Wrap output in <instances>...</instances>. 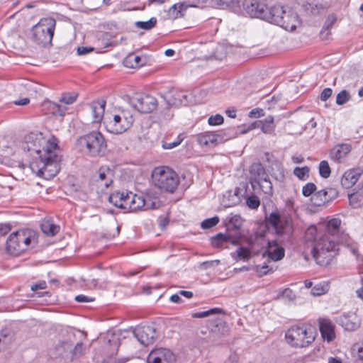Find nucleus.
I'll list each match as a JSON object with an SVG mask.
<instances>
[{
  "mask_svg": "<svg viewBox=\"0 0 363 363\" xmlns=\"http://www.w3.org/2000/svg\"><path fill=\"white\" fill-rule=\"evenodd\" d=\"M246 203H247V206L252 209L257 208L260 204L259 199L256 196H250L247 199Z\"/></svg>",
  "mask_w": 363,
  "mask_h": 363,
  "instance_id": "51",
  "label": "nucleus"
},
{
  "mask_svg": "<svg viewBox=\"0 0 363 363\" xmlns=\"http://www.w3.org/2000/svg\"><path fill=\"white\" fill-rule=\"evenodd\" d=\"M315 191L316 186L312 182L307 183L302 188V194L306 197L311 196Z\"/></svg>",
  "mask_w": 363,
  "mask_h": 363,
  "instance_id": "47",
  "label": "nucleus"
},
{
  "mask_svg": "<svg viewBox=\"0 0 363 363\" xmlns=\"http://www.w3.org/2000/svg\"><path fill=\"white\" fill-rule=\"evenodd\" d=\"M192 96L190 93L186 91H177L172 95V101H167V106H187L192 102Z\"/></svg>",
  "mask_w": 363,
  "mask_h": 363,
  "instance_id": "24",
  "label": "nucleus"
},
{
  "mask_svg": "<svg viewBox=\"0 0 363 363\" xmlns=\"http://www.w3.org/2000/svg\"><path fill=\"white\" fill-rule=\"evenodd\" d=\"M220 311H221V310L220 308H215L210 309L208 311H202V312H199V313H194L193 315V317L194 318H204V317L208 316L211 314H214V313H220Z\"/></svg>",
  "mask_w": 363,
  "mask_h": 363,
  "instance_id": "49",
  "label": "nucleus"
},
{
  "mask_svg": "<svg viewBox=\"0 0 363 363\" xmlns=\"http://www.w3.org/2000/svg\"><path fill=\"white\" fill-rule=\"evenodd\" d=\"M258 124H259L260 130L264 134L272 135L276 128L274 118L272 116H268L264 119L259 120Z\"/></svg>",
  "mask_w": 363,
  "mask_h": 363,
  "instance_id": "33",
  "label": "nucleus"
},
{
  "mask_svg": "<svg viewBox=\"0 0 363 363\" xmlns=\"http://www.w3.org/2000/svg\"><path fill=\"white\" fill-rule=\"evenodd\" d=\"M316 331L310 325L294 326L285 335L286 342L294 347H306L315 339Z\"/></svg>",
  "mask_w": 363,
  "mask_h": 363,
  "instance_id": "5",
  "label": "nucleus"
},
{
  "mask_svg": "<svg viewBox=\"0 0 363 363\" xmlns=\"http://www.w3.org/2000/svg\"><path fill=\"white\" fill-rule=\"evenodd\" d=\"M336 16L333 14L328 16L324 26L320 31V37L323 39H327L330 35V29L336 22Z\"/></svg>",
  "mask_w": 363,
  "mask_h": 363,
  "instance_id": "37",
  "label": "nucleus"
},
{
  "mask_svg": "<svg viewBox=\"0 0 363 363\" xmlns=\"http://www.w3.org/2000/svg\"><path fill=\"white\" fill-rule=\"evenodd\" d=\"M174 354L166 348L153 350L147 358V363H174Z\"/></svg>",
  "mask_w": 363,
  "mask_h": 363,
  "instance_id": "15",
  "label": "nucleus"
},
{
  "mask_svg": "<svg viewBox=\"0 0 363 363\" xmlns=\"http://www.w3.org/2000/svg\"><path fill=\"white\" fill-rule=\"evenodd\" d=\"M93 48H87V47H79L77 48V54L79 55H86L93 50Z\"/></svg>",
  "mask_w": 363,
  "mask_h": 363,
  "instance_id": "60",
  "label": "nucleus"
},
{
  "mask_svg": "<svg viewBox=\"0 0 363 363\" xmlns=\"http://www.w3.org/2000/svg\"><path fill=\"white\" fill-rule=\"evenodd\" d=\"M362 171L359 169H350L347 170L341 178V184L345 189H349L359 179Z\"/></svg>",
  "mask_w": 363,
  "mask_h": 363,
  "instance_id": "25",
  "label": "nucleus"
},
{
  "mask_svg": "<svg viewBox=\"0 0 363 363\" xmlns=\"http://www.w3.org/2000/svg\"><path fill=\"white\" fill-rule=\"evenodd\" d=\"M337 192L335 189H323L313 195L311 202L315 206H322L332 200L333 198L337 196Z\"/></svg>",
  "mask_w": 363,
  "mask_h": 363,
  "instance_id": "18",
  "label": "nucleus"
},
{
  "mask_svg": "<svg viewBox=\"0 0 363 363\" xmlns=\"http://www.w3.org/2000/svg\"><path fill=\"white\" fill-rule=\"evenodd\" d=\"M77 98V94L75 92L64 93L59 100L60 104L49 101L45 104L53 115L63 116L67 111L66 106L72 104Z\"/></svg>",
  "mask_w": 363,
  "mask_h": 363,
  "instance_id": "12",
  "label": "nucleus"
},
{
  "mask_svg": "<svg viewBox=\"0 0 363 363\" xmlns=\"http://www.w3.org/2000/svg\"><path fill=\"white\" fill-rule=\"evenodd\" d=\"M351 150L352 146L350 144H339L333 147L330 150V157L335 162L342 163Z\"/></svg>",
  "mask_w": 363,
  "mask_h": 363,
  "instance_id": "22",
  "label": "nucleus"
},
{
  "mask_svg": "<svg viewBox=\"0 0 363 363\" xmlns=\"http://www.w3.org/2000/svg\"><path fill=\"white\" fill-rule=\"evenodd\" d=\"M223 48L220 46L216 49V52L215 53V58L218 60H223L225 57V53L223 52Z\"/></svg>",
  "mask_w": 363,
  "mask_h": 363,
  "instance_id": "59",
  "label": "nucleus"
},
{
  "mask_svg": "<svg viewBox=\"0 0 363 363\" xmlns=\"http://www.w3.org/2000/svg\"><path fill=\"white\" fill-rule=\"evenodd\" d=\"M348 196L350 204L352 208H359L363 205V189L359 191L349 194Z\"/></svg>",
  "mask_w": 363,
  "mask_h": 363,
  "instance_id": "39",
  "label": "nucleus"
},
{
  "mask_svg": "<svg viewBox=\"0 0 363 363\" xmlns=\"http://www.w3.org/2000/svg\"><path fill=\"white\" fill-rule=\"evenodd\" d=\"M294 174L301 180H306L309 177V168L307 166L296 167L294 169Z\"/></svg>",
  "mask_w": 363,
  "mask_h": 363,
  "instance_id": "42",
  "label": "nucleus"
},
{
  "mask_svg": "<svg viewBox=\"0 0 363 363\" xmlns=\"http://www.w3.org/2000/svg\"><path fill=\"white\" fill-rule=\"evenodd\" d=\"M337 250L336 241L328 235L319 238L314 243L312 253L316 262L320 265L330 263Z\"/></svg>",
  "mask_w": 363,
  "mask_h": 363,
  "instance_id": "7",
  "label": "nucleus"
},
{
  "mask_svg": "<svg viewBox=\"0 0 363 363\" xmlns=\"http://www.w3.org/2000/svg\"><path fill=\"white\" fill-rule=\"evenodd\" d=\"M361 320L354 313H350L343 315L340 318L342 326L347 330L354 331L360 325Z\"/></svg>",
  "mask_w": 363,
  "mask_h": 363,
  "instance_id": "28",
  "label": "nucleus"
},
{
  "mask_svg": "<svg viewBox=\"0 0 363 363\" xmlns=\"http://www.w3.org/2000/svg\"><path fill=\"white\" fill-rule=\"evenodd\" d=\"M350 99L349 93L346 90H342L337 95L336 103L338 105H342L347 102Z\"/></svg>",
  "mask_w": 363,
  "mask_h": 363,
  "instance_id": "48",
  "label": "nucleus"
},
{
  "mask_svg": "<svg viewBox=\"0 0 363 363\" xmlns=\"http://www.w3.org/2000/svg\"><path fill=\"white\" fill-rule=\"evenodd\" d=\"M244 11L250 17L264 19L267 7L265 4L258 0H244L242 4Z\"/></svg>",
  "mask_w": 363,
  "mask_h": 363,
  "instance_id": "14",
  "label": "nucleus"
},
{
  "mask_svg": "<svg viewBox=\"0 0 363 363\" xmlns=\"http://www.w3.org/2000/svg\"><path fill=\"white\" fill-rule=\"evenodd\" d=\"M220 262L219 259H215V260L204 262L202 264H203V266H204V267L206 269H207V268H210V267H216L220 264Z\"/></svg>",
  "mask_w": 363,
  "mask_h": 363,
  "instance_id": "57",
  "label": "nucleus"
},
{
  "mask_svg": "<svg viewBox=\"0 0 363 363\" xmlns=\"http://www.w3.org/2000/svg\"><path fill=\"white\" fill-rule=\"evenodd\" d=\"M250 181L252 185V189L256 191L257 190V184L260 182L261 180L267 177V174L262 167V165L259 163H254L252 164L250 167Z\"/></svg>",
  "mask_w": 363,
  "mask_h": 363,
  "instance_id": "23",
  "label": "nucleus"
},
{
  "mask_svg": "<svg viewBox=\"0 0 363 363\" xmlns=\"http://www.w3.org/2000/svg\"><path fill=\"white\" fill-rule=\"evenodd\" d=\"M106 102L104 99H99L97 101H92L90 105V111L92 116V121L94 123H99L102 121H104L106 112Z\"/></svg>",
  "mask_w": 363,
  "mask_h": 363,
  "instance_id": "21",
  "label": "nucleus"
},
{
  "mask_svg": "<svg viewBox=\"0 0 363 363\" xmlns=\"http://www.w3.org/2000/svg\"><path fill=\"white\" fill-rule=\"evenodd\" d=\"M129 105L138 112L149 113L156 108L157 101L151 95L135 94L129 98Z\"/></svg>",
  "mask_w": 363,
  "mask_h": 363,
  "instance_id": "10",
  "label": "nucleus"
},
{
  "mask_svg": "<svg viewBox=\"0 0 363 363\" xmlns=\"http://www.w3.org/2000/svg\"><path fill=\"white\" fill-rule=\"evenodd\" d=\"M268 222L272 225L277 235H289L291 233V225L289 222L282 220L276 213H271Z\"/></svg>",
  "mask_w": 363,
  "mask_h": 363,
  "instance_id": "19",
  "label": "nucleus"
},
{
  "mask_svg": "<svg viewBox=\"0 0 363 363\" xmlns=\"http://www.w3.org/2000/svg\"><path fill=\"white\" fill-rule=\"evenodd\" d=\"M320 331L323 338L328 342H331L335 337L334 326L329 320L320 321Z\"/></svg>",
  "mask_w": 363,
  "mask_h": 363,
  "instance_id": "29",
  "label": "nucleus"
},
{
  "mask_svg": "<svg viewBox=\"0 0 363 363\" xmlns=\"http://www.w3.org/2000/svg\"><path fill=\"white\" fill-rule=\"evenodd\" d=\"M134 335L144 346L152 344L156 336V331L152 326H141L135 328Z\"/></svg>",
  "mask_w": 363,
  "mask_h": 363,
  "instance_id": "17",
  "label": "nucleus"
},
{
  "mask_svg": "<svg viewBox=\"0 0 363 363\" xmlns=\"http://www.w3.org/2000/svg\"><path fill=\"white\" fill-rule=\"evenodd\" d=\"M262 240V236H258V233H256L253 236H251L248 240L249 247H239L236 251L232 253V256L235 259L242 260L244 262L249 260L251 258L252 254L258 251L256 246L262 245L259 243Z\"/></svg>",
  "mask_w": 363,
  "mask_h": 363,
  "instance_id": "13",
  "label": "nucleus"
},
{
  "mask_svg": "<svg viewBox=\"0 0 363 363\" xmlns=\"http://www.w3.org/2000/svg\"><path fill=\"white\" fill-rule=\"evenodd\" d=\"M170 301L173 303H181L182 298L179 294H173L170 296Z\"/></svg>",
  "mask_w": 363,
  "mask_h": 363,
  "instance_id": "64",
  "label": "nucleus"
},
{
  "mask_svg": "<svg viewBox=\"0 0 363 363\" xmlns=\"http://www.w3.org/2000/svg\"><path fill=\"white\" fill-rule=\"evenodd\" d=\"M341 220L337 218H333L329 220L326 225V231L330 237L335 238L340 233Z\"/></svg>",
  "mask_w": 363,
  "mask_h": 363,
  "instance_id": "34",
  "label": "nucleus"
},
{
  "mask_svg": "<svg viewBox=\"0 0 363 363\" xmlns=\"http://www.w3.org/2000/svg\"><path fill=\"white\" fill-rule=\"evenodd\" d=\"M257 189H260L264 194L272 195L273 189L272 184L269 179V177L264 178L257 184Z\"/></svg>",
  "mask_w": 363,
  "mask_h": 363,
  "instance_id": "40",
  "label": "nucleus"
},
{
  "mask_svg": "<svg viewBox=\"0 0 363 363\" xmlns=\"http://www.w3.org/2000/svg\"><path fill=\"white\" fill-rule=\"evenodd\" d=\"M291 160L295 164H299L304 162V157L301 155H294L292 156Z\"/></svg>",
  "mask_w": 363,
  "mask_h": 363,
  "instance_id": "63",
  "label": "nucleus"
},
{
  "mask_svg": "<svg viewBox=\"0 0 363 363\" xmlns=\"http://www.w3.org/2000/svg\"><path fill=\"white\" fill-rule=\"evenodd\" d=\"M75 301L79 303H87L94 301V298L80 294L75 296Z\"/></svg>",
  "mask_w": 363,
  "mask_h": 363,
  "instance_id": "55",
  "label": "nucleus"
},
{
  "mask_svg": "<svg viewBox=\"0 0 363 363\" xmlns=\"http://www.w3.org/2000/svg\"><path fill=\"white\" fill-rule=\"evenodd\" d=\"M46 282L43 281H40L39 283H37V284H33L31 286V290L33 291H35L38 289H44L46 288Z\"/></svg>",
  "mask_w": 363,
  "mask_h": 363,
  "instance_id": "58",
  "label": "nucleus"
},
{
  "mask_svg": "<svg viewBox=\"0 0 363 363\" xmlns=\"http://www.w3.org/2000/svg\"><path fill=\"white\" fill-rule=\"evenodd\" d=\"M94 179L99 186L107 188L113 182V172L109 168L101 167L99 169Z\"/></svg>",
  "mask_w": 363,
  "mask_h": 363,
  "instance_id": "26",
  "label": "nucleus"
},
{
  "mask_svg": "<svg viewBox=\"0 0 363 363\" xmlns=\"http://www.w3.org/2000/svg\"><path fill=\"white\" fill-rule=\"evenodd\" d=\"M219 222V218L214 216L213 218L205 219L201 224L203 229H208L216 225Z\"/></svg>",
  "mask_w": 363,
  "mask_h": 363,
  "instance_id": "46",
  "label": "nucleus"
},
{
  "mask_svg": "<svg viewBox=\"0 0 363 363\" xmlns=\"http://www.w3.org/2000/svg\"><path fill=\"white\" fill-rule=\"evenodd\" d=\"M108 200L113 206L130 211H147L160 206L157 199H152L148 196L145 197L130 191L114 192L110 195Z\"/></svg>",
  "mask_w": 363,
  "mask_h": 363,
  "instance_id": "2",
  "label": "nucleus"
},
{
  "mask_svg": "<svg viewBox=\"0 0 363 363\" xmlns=\"http://www.w3.org/2000/svg\"><path fill=\"white\" fill-rule=\"evenodd\" d=\"M255 271L258 276L262 277L268 273L272 272L273 268L272 267H270L269 264L264 263L263 264H258L255 267Z\"/></svg>",
  "mask_w": 363,
  "mask_h": 363,
  "instance_id": "44",
  "label": "nucleus"
},
{
  "mask_svg": "<svg viewBox=\"0 0 363 363\" xmlns=\"http://www.w3.org/2000/svg\"><path fill=\"white\" fill-rule=\"evenodd\" d=\"M199 6L196 0H188L172 6L167 11V16L170 19H176L183 15V12L189 7Z\"/></svg>",
  "mask_w": 363,
  "mask_h": 363,
  "instance_id": "20",
  "label": "nucleus"
},
{
  "mask_svg": "<svg viewBox=\"0 0 363 363\" xmlns=\"http://www.w3.org/2000/svg\"><path fill=\"white\" fill-rule=\"evenodd\" d=\"M319 172L322 177L328 178L330 175V167L326 160H323L319 164Z\"/></svg>",
  "mask_w": 363,
  "mask_h": 363,
  "instance_id": "45",
  "label": "nucleus"
},
{
  "mask_svg": "<svg viewBox=\"0 0 363 363\" xmlns=\"http://www.w3.org/2000/svg\"><path fill=\"white\" fill-rule=\"evenodd\" d=\"M264 115V110L259 108L252 109L248 114L249 117L252 118H259Z\"/></svg>",
  "mask_w": 363,
  "mask_h": 363,
  "instance_id": "54",
  "label": "nucleus"
},
{
  "mask_svg": "<svg viewBox=\"0 0 363 363\" xmlns=\"http://www.w3.org/2000/svg\"><path fill=\"white\" fill-rule=\"evenodd\" d=\"M43 233L48 236H54L60 230V226L50 218L44 219L41 223Z\"/></svg>",
  "mask_w": 363,
  "mask_h": 363,
  "instance_id": "32",
  "label": "nucleus"
},
{
  "mask_svg": "<svg viewBox=\"0 0 363 363\" xmlns=\"http://www.w3.org/2000/svg\"><path fill=\"white\" fill-rule=\"evenodd\" d=\"M56 21L52 18H43L33 27V36L35 41L40 45H50Z\"/></svg>",
  "mask_w": 363,
  "mask_h": 363,
  "instance_id": "9",
  "label": "nucleus"
},
{
  "mask_svg": "<svg viewBox=\"0 0 363 363\" xmlns=\"http://www.w3.org/2000/svg\"><path fill=\"white\" fill-rule=\"evenodd\" d=\"M259 120L258 121H256L255 122H253L252 123H251L248 128L247 129H245V130H241V133H247L248 131L250 130H254L255 128H259Z\"/></svg>",
  "mask_w": 363,
  "mask_h": 363,
  "instance_id": "61",
  "label": "nucleus"
},
{
  "mask_svg": "<svg viewBox=\"0 0 363 363\" xmlns=\"http://www.w3.org/2000/svg\"><path fill=\"white\" fill-rule=\"evenodd\" d=\"M332 94V89L330 88H325L323 90L320 94V99L323 101L328 100Z\"/></svg>",
  "mask_w": 363,
  "mask_h": 363,
  "instance_id": "56",
  "label": "nucleus"
},
{
  "mask_svg": "<svg viewBox=\"0 0 363 363\" xmlns=\"http://www.w3.org/2000/svg\"><path fill=\"white\" fill-rule=\"evenodd\" d=\"M219 140V136L214 133H205L198 136L197 141L201 146L214 147Z\"/></svg>",
  "mask_w": 363,
  "mask_h": 363,
  "instance_id": "31",
  "label": "nucleus"
},
{
  "mask_svg": "<svg viewBox=\"0 0 363 363\" xmlns=\"http://www.w3.org/2000/svg\"><path fill=\"white\" fill-rule=\"evenodd\" d=\"M262 236V240L259 241V243H262V245H258V246H263L267 244V249L263 253V257L266 256L270 261H279L282 259L285 255L284 248L279 243V242H282V240H265V233H258V236Z\"/></svg>",
  "mask_w": 363,
  "mask_h": 363,
  "instance_id": "11",
  "label": "nucleus"
},
{
  "mask_svg": "<svg viewBox=\"0 0 363 363\" xmlns=\"http://www.w3.org/2000/svg\"><path fill=\"white\" fill-rule=\"evenodd\" d=\"M77 149L91 156L99 155L107 147L104 135L99 131H92L80 137L76 143Z\"/></svg>",
  "mask_w": 363,
  "mask_h": 363,
  "instance_id": "4",
  "label": "nucleus"
},
{
  "mask_svg": "<svg viewBox=\"0 0 363 363\" xmlns=\"http://www.w3.org/2000/svg\"><path fill=\"white\" fill-rule=\"evenodd\" d=\"M152 182L158 189L173 193L179 183L178 174L172 169L161 166L154 169L152 172Z\"/></svg>",
  "mask_w": 363,
  "mask_h": 363,
  "instance_id": "6",
  "label": "nucleus"
},
{
  "mask_svg": "<svg viewBox=\"0 0 363 363\" xmlns=\"http://www.w3.org/2000/svg\"><path fill=\"white\" fill-rule=\"evenodd\" d=\"M144 64L145 60L134 53L129 54L123 60V65L129 68H138Z\"/></svg>",
  "mask_w": 363,
  "mask_h": 363,
  "instance_id": "35",
  "label": "nucleus"
},
{
  "mask_svg": "<svg viewBox=\"0 0 363 363\" xmlns=\"http://www.w3.org/2000/svg\"><path fill=\"white\" fill-rule=\"evenodd\" d=\"M334 240L336 241V245L337 243H341L346 246L351 247V252L353 255H356L357 253V248L355 245H353L352 239L345 233H340Z\"/></svg>",
  "mask_w": 363,
  "mask_h": 363,
  "instance_id": "36",
  "label": "nucleus"
},
{
  "mask_svg": "<svg viewBox=\"0 0 363 363\" xmlns=\"http://www.w3.org/2000/svg\"><path fill=\"white\" fill-rule=\"evenodd\" d=\"M223 117L220 114L211 116L208 118V123L210 125H219L223 123Z\"/></svg>",
  "mask_w": 363,
  "mask_h": 363,
  "instance_id": "50",
  "label": "nucleus"
},
{
  "mask_svg": "<svg viewBox=\"0 0 363 363\" xmlns=\"http://www.w3.org/2000/svg\"><path fill=\"white\" fill-rule=\"evenodd\" d=\"M34 238L35 233L30 230L12 233L6 240V250L12 255H18L28 249Z\"/></svg>",
  "mask_w": 363,
  "mask_h": 363,
  "instance_id": "8",
  "label": "nucleus"
},
{
  "mask_svg": "<svg viewBox=\"0 0 363 363\" xmlns=\"http://www.w3.org/2000/svg\"><path fill=\"white\" fill-rule=\"evenodd\" d=\"M276 21L277 25L289 31L294 30L300 23L297 14L289 7H286L283 18H277Z\"/></svg>",
  "mask_w": 363,
  "mask_h": 363,
  "instance_id": "16",
  "label": "nucleus"
},
{
  "mask_svg": "<svg viewBox=\"0 0 363 363\" xmlns=\"http://www.w3.org/2000/svg\"><path fill=\"white\" fill-rule=\"evenodd\" d=\"M157 19L153 17L145 21H136L135 25L138 28L143 30H150L155 27Z\"/></svg>",
  "mask_w": 363,
  "mask_h": 363,
  "instance_id": "41",
  "label": "nucleus"
},
{
  "mask_svg": "<svg viewBox=\"0 0 363 363\" xmlns=\"http://www.w3.org/2000/svg\"><path fill=\"white\" fill-rule=\"evenodd\" d=\"M23 148L33 157L30 167L39 177L50 179L60 171L61 155L55 138L46 139L41 133H31L26 137Z\"/></svg>",
  "mask_w": 363,
  "mask_h": 363,
  "instance_id": "1",
  "label": "nucleus"
},
{
  "mask_svg": "<svg viewBox=\"0 0 363 363\" xmlns=\"http://www.w3.org/2000/svg\"><path fill=\"white\" fill-rule=\"evenodd\" d=\"M134 122L133 110L129 106H113L106 112L104 125L106 130L115 135L129 130Z\"/></svg>",
  "mask_w": 363,
  "mask_h": 363,
  "instance_id": "3",
  "label": "nucleus"
},
{
  "mask_svg": "<svg viewBox=\"0 0 363 363\" xmlns=\"http://www.w3.org/2000/svg\"><path fill=\"white\" fill-rule=\"evenodd\" d=\"M110 37H111V34H109L108 33H104L102 35V39H99V42L101 41V43L104 45V48L114 46L115 43L109 41Z\"/></svg>",
  "mask_w": 363,
  "mask_h": 363,
  "instance_id": "53",
  "label": "nucleus"
},
{
  "mask_svg": "<svg viewBox=\"0 0 363 363\" xmlns=\"http://www.w3.org/2000/svg\"><path fill=\"white\" fill-rule=\"evenodd\" d=\"M181 141L173 142V143H165L163 144L162 147L164 149H172L180 144Z\"/></svg>",
  "mask_w": 363,
  "mask_h": 363,
  "instance_id": "62",
  "label": "nucleus"
},
{
  "mask_svg": "<svg viewBox=\"0 0 363 363\" xmlns=\"http://www.w3.org/2000/svg\"><path fill=\"white\" fill-rule=\"evenodd\" d=\"M353 350L357 351L356 360L357 363H363V344L354 345Z\"/></svg>",
  "mask_w": 363,
  "mask_h": 363,
  "instance_id": "52",
  "label": "nucleus"
},
{
  "mask_svg": "<svg viewBox=\"0 0 363 363\" xmlns=\"http://www.w3.org/2000/svg\"><path fill=\"white\" fill-rule=\"evenodd\" d=\"M286 9V7L279 5L267 9L264 20L277 25V18H282Z\"/></svg>",
  "mask_w": 363,
  "mask_h": 363,
  "instance_id": "30",
  "label": "nucleus"
},
{
  "mask_svg": "<svg viewBox=\"0 0 363 363\" xmlns=\"http://www.w3.org/2000/svg\"><path fill=\"white\" fill-rule=\"evenodd\" d=\"M330 289V284L328 282H320L311 289V293L314 296H320L327 294Z\"/></svg>",
  "mask_w": 363,
  "mask_h": 363,
  "instance_id": "38",
  "label": "nucleus"
},
{
  "mask_svg": "<svg viewBox=\"0 0 363 363\" xmlns=\"http://www.w3.org/2000/svg\"><path fill=\"white\" fill-rule=\"evenodd\" d=\"M211 245L218 248L228 247L229 245H236L238 241L228 235L218 233L211 239Z\"/></svg>",
  "mask_w": 363,
  "mask_h": 363,
  "instance_id": "27",
  "label": "nucleus"
},
{
  "mask_svg": "<svg viewBox=\"0 0 363 363\" xmlns=\"http://www.w3.org/2000/svg\"><path fill=\"white\" fill-rule=\"evenodd\" d=\"M318 230L316 226L311 225L307 228L305 233V238L308 242H315L318 239H316Z\"/></svg>",
  "mask_w": 363,
  "mask_h": 363,
  "instance_id": "43",
  "label": "nucleus"
}]
</instances>
